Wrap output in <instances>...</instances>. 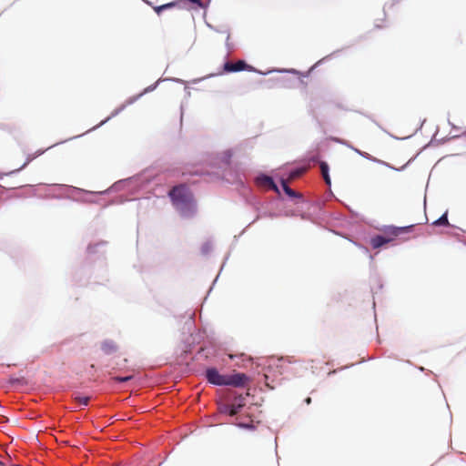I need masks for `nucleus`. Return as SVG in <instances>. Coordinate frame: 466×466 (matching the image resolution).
Instances as JSON below:
<instances>
[{
    "label": "nucleus",
    "instance_id": "0eeeda50",
    "mask_svg": "<svg viewBox=\"0 0 466 466\" xmlns=\"http://www.w3.org/2000/svg\"><path fill=\"white\" fill-rule=\"evenodd\" d=\"M101 350L105 354H112L117 350V345L113 341L106 339L101 343Z\"/></svg>",
    "mask_w": 466,
    "mask_h": 466
},
{
    "label": "nucleus",
    "instance_id": "4468645a",
    "mask_svg": "<svg viewBox=\"0 0 466 466\" xmlns=\"http://www.w3.org/2000/svg\"><path fill=\"white\" fill-rule=\"evenodd\" d=\"M210 248H211V246H210V244H209V243H205V244L202 246V252H203L204 254H207V253L209 251Z\"/></svg>",
    "mask_w": 466,
    "mask_h": 466
},
{
    "label": "nucleus",
    "instance_id": "7ed1b4c3",
    "mask_svg": "<svg viewBox=\"0 0 466 466\" xmlns=\"http://www.w3.org/2000/svg\"><path fill=\"white\" fill-rule=\"evenodd\" d=\"M206 378L211 384L226 386L227 375H222L216 368H209L206 370Z\"/></svg>",
    "mask_w": 466,
    "mask_h": 466
},
{
    "label": "nucleus",
    "instance_id": "a211bd4d",
    "mask_svg": "<svg viewBox=\"0 0 466 466\" xmlns=\"http://www.w3.org/2000/svg\"><path fill=\"white\" fill-rule=\"evenodd\" d=\"M1 464H2V463L0 462V465H1Z\"/></svg>",
    "mask_w": 466,
    "mask_h": 466
},
{
    "label": "nucleus",
    "instance_id": "dca6fc26",
    "mask_svg": "<svg viewBox=\"0 0 466 466\" xmlns=\"http://www.w3.org/2000/svg\"><path fill=\"white\" fill-rule=\"evenodd\" d=\"M357 151L360 154V152L359 150H357ZM361 155L364 157L370 158V155L368 153H366V152L361 153Z\"/></svg>",
    "mask_w": 466,
    "mask_h": 466
},
{
    "label": "nucleus",
    "instance_id": "f8f14e48",
    "mask_svg": "<svg viewBox=\"0 0 466 466\" xmlns=\"http://www.w3.org/2000/svg\"><path fill=\"white\" fill-rule=\"evenodd\" d=\"M90 398L88 396H76L75 397V400H76L79 404L86 406L89 402Z\"/></svg>",
    "mask_w": 466,
    "mask_h": 466
},
{
    "label": "nucleus",
    "instance_id": "f3484780",
    "mask_svg": "<svg viewBox=\"0 0 466 466\" xmlns=\"http://www.w3.org/2000/svg\"><path fill=\"white\" fill-rule=\"evenodd\" d=\"M306 402H307V404H310L311 403V398H309V397L307 398L306 399Z\"/></svg>",
    "mask_w": 466,
    "mask_h": 466
},
{
    "label": "nucleus",
    "instance_id": "1a4fd4ad",
    "mask_svg": "<svg viewBox=\"0 0 466 466\" xmlns=\"http://www.w3.org/2000/svg\"><path fill=\"white\" fill-rule=\"evenodd\" d=\"M320 170H321V174H322V177L325 180V182L329 185L330 184V177H329V166L326 162H321L320 163Z\"/></svg>",
    "mask_w": 466,
    "mask_h": 466
},
{
    "label": "nucleus",
    "instance_id": "9b49d317",
    "mask_svg": "<svg viewBox=\"0 0 466 466\" xmlns=\"http://www.w3.org/2000/svg\"><path fill=\"white\" fill-rule=\"evenodd\" d=\"M434 226H449L447 213H444L440 218L432 223Z\"/></svg>",
    "mask_w": 466,
    "mask_h": 466
},
{
    "label": "nucleus",
    "instance_id": "423d86ee",
    "mask_svg": "<svg viewBox=\"0 0 466 466\" xmlns=\"http://www.w3.org/2000/svg\"><path fill=\"white\" fill-rule=\"evenodd\" d=\"M251 66H248L245 61L238 60L235 63L232 62H227L224 64V71L228 73L231 72H239L243 70H248Z\"/></svg>",
    "mask_w": 466,
    "mask_h": 466
},
{
    "label": "nucleus",
    "instance_id": "6e6552de",
    "mask_svg": "<svg viewBox=\"0 0 466 466\" xmlns=\"http://www.w3.org/2000/svg\"><path fill=\"white\" fill-rule=\"evenodd\" d=\"M258 182L261 186H264V187H269L271 189L278 191V187L270 177H268V176L259 177H258Z\"/></svg>",
    "mask_w": 466,
    "mask_h": 466
},
{
    "label": "nucleus",
    "instance_id": "39448f33",
    "mask_svg": "<svg viewBox=\"0 0 466 466\" xmlns=\"http://www.w3.org/2000/svg\"><path fill=\"white\" fill-rule=\"evenodd\" d=\"M248 381V378L244 373H234L227 375L226 386L243 387Z\"/></svg>",
    "mask_w": 466,
    "mask_h": 466
},
{
    "label": "nucleus",
    "instance_id": "f257e3e1",
    "mask_svg": "<svg viewBox=\"0 0 466 466\" xmlns=\"http://www.w3.org/2000/svg\"><path fill=\"white\" fill-rule=\"evenodd\" d=\"M173 206L184 218H192L197 212L194 196L186 185H178L169 191Z\"/></svg>",
    "mask_w": 466,
    "mask_h": 466
},
{
    "label": "nucleus",
    "instance_id": "9d476101",
    "mask_svg": "<svg viewBox=\"0 0 466 466\" xmlns=\"http://www.w3.org/2000/svg\"><path fill=\"white\" fill-rule=\"evenodd\" d=\"M281 186H282V187H283V190L285 191V193H286L288 196H289V197H291V198H295V197H297L296 192H295L292 188H290V187L288 186V183H287V181H286V180H284V179H283V180L281 181Z\"/></svg>",
    "mask_w": 466,
    "mask_h": 466
},
{
    "label": "nucleus",
    "instance_id": "f03ea898",
    "mask_svg": "<svg viewBox=\"0 0 466 466\" xmlns=\"http://www.w3.org/2000/svg\"><path fill=\"white\" fill-rule=\"evenodd\" d=\"M414 228L413 225L407 227H390L385 230L386 236L377 235L370 239V245L373 248H379L385 244L393 241L396 238L404 233L410 232Z\"/></svg>",
    "mask_w": 466,
    "mask_h": 466
},
{
    "label": "nucleus",
    "instance_id": "2eb2a0df",
    "mask_svg": "<svg viewBox=\"0 0 466 466\" xmlns=\"http://www.w3.org/2000/svg\"><path fill=\"white\" fill-rule=\"evenodd\" d=\"M240 427H243V428H252V425L251 424H247V423H239L238 424Z\"/></svg>",
    "mask_w": 466,
    "mask_h": 466
},
{
    "label": "nucleus",
    "instance_id": "ddd939ff",
    "mask_svg": "<svg viewBox=\"0 0 466 466\" xmlns=\"http://www.w3.org/2000/svg\"><path fill=\"white\" fill-rule=\"evenodd\" d=\"M132 379H133V375H128V376H126V377L116 376V377L112 378V380L114 381H116V382H127V381H129Z\"/></svg>",
    "mask_w": 466,
    "mask_h": 466
},
{
    "label": "nucleus",
    "instance_id": "20e7f679",
    "mask_svg": "<svg viewBox=\"0 0 466 466\" xmlns=\"http://www.w3.org/2000/svg\"><path fill=\"white\" fill-rule=\"evenodd\" d=\"M245 397L242 395H239L236 398H234L233 401L228 404L225 405L222 411L228 413L229 416H234L239 412L241 408L245 406Z\"/></svg>",
    "mask_w": 466,
    "mask_h": 466
}]
</instances>
